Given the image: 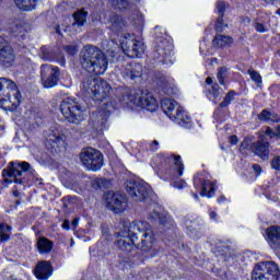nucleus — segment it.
<instances>
[{
  "label": "nucleus",
  "instance_id": "nucleus-1",
  "mask_svg": "<svg viewBox=\"0 0 280 280\" xmlns=\"http://www.w3.org/2000/svg\"><path fill=\"white\" fill-rule=\"evenodd\" d=\"M81 65L85 71L93 73L84 79L82 91L91 95L94 102H104L110 95V84L97 75H103L108 69L106 55L98 47L86 45L81 50Z\"/></svg>",
  "mask_w": 280,
  "mask_h": 280
},
{
  "label": "nucleus",
  "instance_id": "nucleus-2",
  "mask_svg": "<svg viewBox=\"0 0 280 280\" xmlns=\"http://www.w3.org/2000/svg\"><path fill=\"white\" fill-rule=\"evenodd\" d=\"M116 237L115 245L127 255H132L137 248L142 253H152L154 232L150 223L145 221H133L125 225L122 230L117 232Z\"/></svg>",
  "mask_w": 280,
  "mask_h": 280
},
{
  "label": "nucleus",
  "instance_id": "nucleus-3",
  "mask_svg": "<svg viewBox=\"0 0 280 280\" xmlns=\"http://www.w3.org/2000/svg\"><path fill=\"white\" fill-rule=\"evenodd\" d=\"M120 102L127 104V106H138L139 108H144L149 113H154L159 108V103L156 98L148 92V90L137 89L129 92H125L121 96Z\"/></svg>",
  "mask_w": 280,
  "mask_h": 280
},
{
  "label": "nucleus",
  "instance_id": "nucleus-4",
  "mask_svg": "<svg viewBox=\"0 0 280 280\" xmlns=\"http://www.w3.org/2000/svg\"><path fill=\"white\" fill-rule=\"evenodd\" d=\"M161 106L168 119L182 126V128H189L191 118L185 114V109L178 103L171 98H163Z\"/></svg>",
  "mask_w": 280,
  "mask_h": 280
},
{
  "label": "nucleus",
  "instance_id": "nucleus-5",
  "mask_svg": "<svg viewBox=\"0 0 280 280\" xmlns=\"http://www.w3.org/2000/svg\"><path fill=\"white\" fill-rule=\"evenodd\" d=\"M13 106L16 108L21 104V92L14 81L0 78V106Z\"/></svg>",
  "mask_w": 280,
  "mask_h": 280
},
{
  "label": "nucleus",
  "instance_id": "nucleus-6",
  "mask_svg": "<svg viewBox=\"0 0 280 280\" xmlns=\"http://www.w3.org/2000/svg\"><path fill=\"white\" fill-rule=\"evenodd\" d=\"M60 112L69 124H80L84 119V109L75 98H66L60 105Z\"/></svg>",
  "mask_w": 280,
  "mask_h": 280
},
{
  "label": "nucleus",
  "instance_id": "nucleus-7",
  "mask_svg": "<svg viewBox=\"0 0 280 280\" xmlns=\"http://www.w3.org/2000/svg\"><path fill=\"white\" fill-rule=\"evenodd\" d=\"M23 172H30V163L10 162L8 167L2 171L4 183H15L16 185H23V183H25Z\"/></svg>",
  "mask_w": 280,
  "mask_h": 280
},
{
  "label": "nucleus",
  "instance_id": "nucleus-8",
  "mask_svg": "<svg viewBox=\"0 0 280 280\" xmlns=\"http://www.w3.org/2000/svg\"><path fill=\"white\" fill-rule=\"evenodd\" d=\"M80 161L86 170L97 172L104 165V155L98 150L86 148L81 151Z\"/></svg>",
  "mask_w": 280,
  "mask_h": 280
},
{
  "label": "nucleus",
  "instance_id": "nucleus-9",
  "mask_svg": "<svg viewBox=\"0 0 280 280\" xmlns=\"http://www.w3.org/2000/svg\"><path fill=\"white\" fill-rule=\"evenodd\" d=\"M252 280H279V267L272 261L259 262L252 272Z\"/></svg>",
  "mask_w": 280,
  "mask_h": 280
},
{
  "label": "nucleus",
  "instance_id": "nucleus-10",
  "mask_svg": "<svg viewBox=\"0 0 280 280\" xmlns=\"http://www.w3.org/2000/svg\"><path fill=\"white\" fill-rule=\"evenodd\" d=\"M120 46L122 51L126 56H129V58H139V56L145 51L143 42L137 40L135 35H130L128 33L125 34L120 40Z\"/></svg>",
  "mask_w": 280,
  "mask_h": 280
},
{
  "label": "nucleus",
  "instance_id": "nucleus-11",
  "mask_svg": "<svg viewBox=\"0 0 280 280\" xmlns=\"http://www.w3.org/2000/svg\"><path fill=\"white\" fill-rule=\"evenodd\" d=\"M127 192L136 202H143L150 196V185L143 180H129L126 186Z\"/></svg>",
  "mask_w": 280,
  "mask_h": 280
},
{
  "label": "nucleus",
  "instance_id": "nucleus-12",
  "mask_svg": "<svg viewBox=\"0 0 280 280\" xmlns=\"http://www.w3.org/2000/svg\"><path fill=\"white\" fill-rule=\"evenodd\" d=\"M40 78L45 89H54L60 80V68L44 63L40 66Z\"/></svg>",
  "mask_w": 280,
  "mask_h": 280
},
{
  "label": "nucleus",
  "instance_id": "nucleus-13",
  "mask_svg": "<svg viewBox=\"0 0 280 280\" xmlns=\"http://www.w3.org/2000/svg\"><path fill=\"white\" fill-rule=\"evenodd\" d=\"M173 49L174 45H172V38L171 37H160L156 40V54L155 58H161V61L163 65H172L174 62V59H172L173 56Z\"/></svg>",
  "mask_w": 280,
  "mask_h": 280
},
{
  "label": "nucleus",
  "instance_id": "nucleus-14",
  "mask_svg": "<svg viewBox=\"0 0 280 280\" xmlns=\"http://www.w3.org/2000/svg\"><path fill=\"white\" fill-rule=\"evenodd\" d=\"M105 199L107 207L110 209V211H114V213L125 211V209L128 207L126 196L119 192H107L105 194Z\"/></svg>",
  "mask_w": 280,
  "mask_h": 280
},
{
  "label": "nucleus",
  "instance_id": "nucleus-15",
  "mask_svg": "<svg viewBox=\"0 0 280 280\" xmlns=\"http://www.w3.org/2000/svg\"><path fill=\"white\" fill-rule=\"evenodd\" d=\"M47 141L56 152H60L67 148V136H65L60 127H55L50 130Z\"/></svg>",
  "mask_w": 280,
  "mask_h": 280
},
{
  "label": "nucleus",
  "instance_id": "nucleus-16",
  "mask_svg": "<svg viewBox=\"0 0 280 280\" xmlns=\"http://www.w3.org/2000/svg\"><path fill=\"white\" fill-rule=\"evenodd\" d=\"M14 49L10 45V42L0 36V62H2L4 67H11L14 62Z\"/></svg>",
  "mask_w": 280,
  "mask_h": 280
},
{
  "label": "nucleus",
  "instance_id": "nucleus-17",
  "mask_svg": "<svg viewBox=\"0 0 280 280\" xmlns=\"http://www.w3.org/2000/svg\"><path fill=\"white\" fill-rule=\"evenodd\" d=\"M250 150L262 161L270 159V143L266 141V136H261L257 142L252 143Z\"/></svg>",
  "mask_w": 280,
  "mask_h": 280
},
{
  "label": "nucleus",
  "instance_id": "nucleus-18",
  "mask_svg": "<svg viewBox=\"0 0 280 280\" xmlns=\"http://www.w3.org/2000/svg\"><path fill=\"white\" fill-rule=\"evenodd\" d=\"M34 275L38 280H47L51 275H54V268L51 267V262L43 260L39 261L34 270Z\"/></svg>",
  "mask_w": 280,
  "mask_h": 280
},
{
  "label": "nucleus",
  "instance_id": "nucleus-19",
  "mask_svg": "<svg viewBox=\"0 0 280 280\" xmlns=\"http://www.w3.org/2000/svg\"><path fill=\"white\" fill-rule=\"evenodd\" d=\"M107 25L114 34H119L126 30V21L119 15L112 14L107 19Z\"/></svg>",
  "mask_w": 280,
  "mask_h": 280
},
{
  "label": "nucleus",
  "instance_id": "nucleus-20",
  "mask_svg": "<svg viewBox=\"0 0 280 280\" xmlns=\"http://www.w3.org/2000/svg\"><path fill=\"white\" fill-rule=\"evenodd\" d=\"M201 183V196H207L208 198H211L213 196V192L215 191V186L210 180H200V178H195L194 185L195 187H198Z\"/></svg>",
  "mask_w": 280,
  "mask_h": 280
},
{
  "label": "nucleus",
  "instance_id": "nucleus-21",
  "mask_svg": "<svg viewBox=\"0 0 280 280\" xmlns=\"http://www.w3.org/2000/svg\"><path fill=\"white\" fill-rule=\"evenodd\" d=\"M267 237L273 248H280V226L273 225L267 229Z\"/></svg>",
  "mask_w": 280,
  "mask_h": 280
},
{
  "label": "nucleus",
  "instance_id": "nucleus-22",
  "mask_svg": "<svg viewBox=\"0 0 280 280\" xmlns=\"http://www.w3.org/2000/svg\"><path fill=\"white\" fill-rule=\"evenodd\" d=\"M73 18L74 22L70 26L71 30H73L77 33L82 32V27H84V24L86 23V12H84L83 10L77 11L73 14Z\"/></svg>",
  "mask_w": 280,
  "mask_h": 280
},
{
  "label": "nucleus",
  "instance_id": "nucleus-23",
  "mask_svg": "<svg viewBox=\"0 0 280 280\" xmlns=\"http://www.w3.org/2000/svg\"><path fill=\"white\" fill-rule=\"evenodd\" d=\"M125 74L131 80H137L143 74V67L140 63H129L125 69Z\"/></svg>",
  "mask_w": 280,
  "mask_h": 280
},
{
  "label": "nucleus",
  "instance_id": "nucleus-24",
  "mask_svg": "<svg viewBox=\"0 0 280 280\" xmlns=\"http://www.w3.org/2000/svg\"><path fill=\"white\" fill-rule=\"evenodd\" d=\"M224 8H226V5L224 4L223 1L217 2V10L219 12V18L215 24L217 32H224V27H229V25L224 24Z\"/></svg>",
  "mask_w": 280,
  "mask_h": 280
},
{
  "label": "nucleus",
  "instance_id": "nucleus-25",
  "mask_svg": "<svg viewBox=\"0 0 280 280\" xmlns=\"http://www.w3.org/2000/svg\"><path fill=\"white\" fill-rule=\"evenodd\" d=\"M170 159L173 161L174 164V178H179V176H183V170H185V165L183 164V159H180V155L171 154Z\"/></svg>",
  "mask_w": 280,
  "mask_h": 280
},
{
  "label": "nucleus",
  "instance_id": "nucleus-26",
  "mask_svg": "<svg viewBox=\"0 0 280 280\" xmlns=\"http://www.w3.org/2000/svg\"><path fill=\"white\" fill-rule=\"evenodd\" d=\"M37 248L42 255H47V253H51L54 243L46 237H40L37 241Z\"/></svg>",
  "mask_w": 280,
  "mask_h": 280
},
{
  "label": "nucleus",
  "instance_id": "nucleus-27",
  "mask_svg": "<svg viewBox=\"0 0 280 280\" xmlns=\"http://www.w3.org/2000/svg\"><path fill=\"white\" fill-rule=\"evenodd\" d=\"M38 56L45 62H54L56 60V52L51 47L44 46L39 49Z\"/></svg>",
  "mask_w": 280,
  "mask_h": 280
},
{
  "label": "nucleus",
  "instance_id": "nucleus-28",
  "mask_svg": "<svg viewBox=\"0 0 280 280\" xmlns=\"http://www.w3.org/2000/svg\"><path fill=\"white\" fill-rule=\"evenodd\" d=\"M158 86L162 88V91H164L166 95H172V93H174V83L165 77L158 80Z\"/></svg>",
  "mask_w": 280,
  "mask_h": 280
},
{
  "label": "nucleus",
  "instance_id": "nucleus-29",
  "mask_svg": "<svg viewBox=\"0 0 280 280\" xmlns=\"http://www.w3.org/2000/svg\"><path fill=\"white\" fill-rule=\"evenodd\" d=\"M214 47H229L233 45V37L226 35H217L212 40Z\"/></svg>",
  "mask_w": 280,
  "mask_h": 280
},
{
  "label": "nucleus",
  "instance_id": "nucleus-30",
  "mask_svg": "<svg viewBox=\"0 0 280 280\" xmlns=\"http://www.w3.org/2000/svg\"><path fill=\"white\" fill-rule=\"evenodd\" d=\"M37 1L38 0H14V3L20 10L30 12V10H34V8H36Z\"/></svg>",
  "mask_w": 280,
  "mask_h": 280
},
{
  "label": "nucleus",
  "instance_id": "nucleus-31",
  "mask_svg": "<svg viewBox=\"0 0 280 280\" xmlns=\"http://www.w3.org/2000/svg\"><path fill=\"white\" fill-rule=\"evenodd\" d=\"M258 119L260 121H273L276 124H279L280 118L279 115L276 113H270L269 110L265 109L258 115Z\"/></svg>",
  "mask_w": 280,
  "mask_h": 280
},
{
  "label": "nucleus",
  "instance_id": "nucleus-32",
  "mask_svg": "<svg viewBox=\"0 0 280 280\" xmlns=\"http://www.w3.org/2000/svg\"><path fill=\"white\" fill-rule=\"evenodd\" d=\"M10 231L12 228L5 223L0 224V242H8L10 240Z\"/></svg>",
  "mask_w": 280,
  "mask_h": 280
},
{
  "label": "nucleus",
  "instance_id": "nucleus-33",
  "mask_svg": "<svg viewBox=\"0 0 280 280\" xmlns=\"http://www.w3.org/2000/svg\"><path fill=\"white\" fill-rule=\"evenodd\" d=\"M184 226H186V230L188 231V234L196 233V230L198 229V223L195 221H191L187 217L184 218Z\"/></svg>",
  "mask_w": 280,
  "mask_h": 280
},
{
  "label": "nucleus",
  "instance_id": "nucleus-34",
  "mask_svg": "<svg viewBox=\"0 0 280 280\" xmlns=\"http://www.w3.org/2000/svg\"><path fill=\"white\" fill-rule=\"evenodd\" d=\"M235 98V91H230L226 96L224 97L223 102L220 103V108H226L231 102Z\"/></svg>",
  "mask_w": 280,
  "mask_h": 280
},
{
  "label": "nucleus",
  "instance_id": "nucleus-35",
  "mask_svg": "<svg viewBox=\"0 0 280 280\" xmlns=\"http://www.w3.org/2000/svg\"><path fill=\"white\" fill-rule=\"evenodd\" d=\"M109 115H110V110L98 109L97 112H95L93 114V117H98V119H101L102 124H104V121H106V119H108Z\"/></svg>",
  "mask_w": 280,
  "mask_h": 280
},
{
  "label": "nucleus",
  "instance_id": "nucleus-36",
  "mask_svg": "<svg viewBox=\"0 0 280 280\" xmlns=\"http://www.w3.org/2000/svg\"><path fill=\"white\" fill-rule=\"evenodd\" d=\"M248 75H250V79L253 80V82H256V84H261V74H259V72H257L254 69H249L247 71Z\"/></svg>",
  "mask_w": 280,
  "mask_h": 280
},
{
  "label": "nucleus",
  "instance_id": "nucleus-37",
  "mask_svg": "<svg viewBox=\"0 0 280 280\" xmlns=\"http://www.w3.org/2000/svg\"><path fill=\"white\" fill-rule=\"evenodd\" d=\"M11 32L14 34V36H21V38H25V27L23 25H15Z\"/></svg>",
  "mask_w": 280,
  "mask_h": 280
},
{
  "label": "nucleus",
  "instance_id": "nucleus-38",
  "mask_svg": "<svg viewBox=\"0 0 280 280\" xmlns=\"http://www.w3.org/2000/svg\"><path fill=\"white\" fill-rule=\"evenodd\" d=\"M226 67H222L219 69V72L217 74V78L219 80V83L224 86V79L226 78Z\"/></svg>",
  "mask_w": 280,
  "mask_h": 280
},
{
  "label": "nucleus",
  "instance_id": "nucleus-39",
  "mask_svg": "<svg viewBox=\"0 0 280 280\" xmlns=\"http://www.w3.org/2000/svg\"><path fill=\"white\" fill-rule=\"evenodd\" d=\"M113 5L119 8V10H127L128 0H112Z\"/></svg>",
  "mask_w": 280,
  "mask_h": 280
},
{
  "label": "nucleus",
  "instance_id": "nucleus-40",
  "mask_svg": "<svg viewBox=\"0 0 280 280\" xmlns=\"http://www.w3.org/2000/svg\"><path fill=\"white\" fill-rule=\"evenodd\" d=\"M254 27L257 32L260 33L268 32V30L266 28V24H264V22H260L259 20H256L254 22Z\"/></svg>",
  "mask_w": 280,
  "mask_h": 280
},
{
  "label": "nucleus",
  "instance_id": "nucleus-41",
  "mask_svg": "<svg viewBox=\"0 0 280 280\" xmlns=\"http://www.w3.org/2000/svg\"><path fill=\"white\" fill-rule=\"evenodd\" d=\"M65 51H67V54H69L70 56H75V54H78V46H73V45L65 46Z\"/></svg>",
  "mask_w": 280,
  "mask_h": 280
},
{
  "label": "nucleus",
  "instance_id": "nucleus-42",
  "mask_svg": "<svg viewBox=\"0 0 280 280\" xmlns=\"http://www.w3.org/2000/svg\"><path fill=\"white\" fill-rule=\"evenodd\" d=\"M271 167L272 170H276V172H280V155L273 158L271 161Z\"/></svg>",
  "mask_w": 280,
  "mask_h": 280
},
{
  "label": "nucleus",
  "instance_id": "nucleus-43",
  "mask_svg": "<svg viewBox=\"0 0 280 280\" xmlns=\"http://www.w3.org/2000/svg\"><path fill=\"white\" fill-rule=\"evenodd\" d=\"M210 93L213 95L214 100H217V97H220V85H218V83L213 84Z\"/></svg>",
  "mask_w": 280,
  "mask_h": 280
},
{
  "label": "nucleus",
  "instance_id": "nucleus-44",
  "mask_svg": "<svg viewBox=\"0 0 280 280\" xmlns=\"http://www.w3.org/2000/svg\"><path fill=\"white\" fill-rule=\"evenodd\" d=\"M102 233H103V237L105 240H107L108 242H110V240H113V236L110 234H108V228H106V225L102 226Z\"/></svg>",
  "mask_w": 280,
  "mask_h": 280
},
{
  "label": "nucleus",
  "instance_id": "nucleus-45",
  "mask_svg": "<svg viewBox=\"0 0 280 280\" xmlns=\"http://www.w3.org/2000/svg\"><path fill=\"white\" fill-rule=\"evenodd\" d=\"M187 183L183 179L178 182H173V187H175V189H183V187H185Z\"/></svg>",
  "mask_w": 280,
  "mask_h": 280
},
{
  "label": "nucleus",
  "instance_id": "nucleus-46",
  "mask_svg": "<svg viewBox=\"0 0 280 280\" xmlns=\"http://www.w3.org/2000/svg\"><path fill=\"white\" fill-rule=\"evenodd\" d=\"M253 170H254L256 176H259L261 174V172H264L259 164H254Z\"/></svg>",
  "mask_w": 280,
  "mask_h": 280
},
{
  "label": "nucleus",
  "instance_id": "nucleus-47",
  "mask_svg": "<svg viewBox=\"0 0 280 280\" xmlns=\"http://www.w3.org/2000/svg\"><path fill=\"white\" fill-rule=\"evenodd\" d=\"M150 150H151L152 152H156V150H159V141L153 140V141L151 142V144H150Z\"/></svg>",
  "mask_w": 280,
  "mask_h": 280
},
{
  "label": "nucleus",
  "instance_id": "nucleus-48",
  "mask_svg": "<svg viewBox=\"0 0 280 280\" xmlns=\"http://www.w3.org/2000/svg\"><path fill=\"white\" fill-rule=\"evenodd\" d=\"M266 136L270 137V139H272V137H277V131L275 132V131H272V129H270V127H268L266 129Z\"/></svg>",
  "mask_w": 280,
  "mask_h": 280
},
{
  "label": "nucleus",
  "instance_id": "nucleus-49",
  "mask_svg": "<svg viewBox=\"0 0 280 280\" xmlns=\"http://www.w3.org/2000/svg\"><path fill=\"white\" fill-rule=\"evenodd\" d=\"M151 218L153 220H159L160 224H163V218H161V214L159 212H154V214Z\"/></svg>",
  "mask_w": 280,
  "mask_h": 280
},
{
  "label": "nucleus",
  "instance_id": "nucleus-50",
  "mask_svg": "<svg viewBox=\"0 0 280 280\" xmlns=\"http://www.w3.org/2000/svg\"><path fill=\"white\" fill-rule=\"evenodd\" d=\"M240 140L237 139V136H231L230 137V143H231V145H237V142H238Z\"/></svg>",
  "mask_w": 280,
  "mask_h": 280
},
{
  "label": "nucleus",
  "instance_id": "nucleus-51",
  "mask_svg": "<svg viewBox=\"0 0 280 280\" xmlns=\"http://www.w3.org/2000/svg\"><path fill=\"white\" fill-rule=\"evenodd\" d=\"M246 148H248V140H244L241 143V147H240L241 152H242V150H246Z\"/></svg>",
  "mask_w": 280,
  "mask_h": 280
},
{
  "label": "nucleus",
  "instance_id": "nucleus-52",
  "mask_svg": "<svg viewBox=\"0 0 280 280\" xmlns=\"http://www.w3.org/2000/svg\"><path fill=\"white\" fill-rule=\"evenodd\" d=\"M218 213L215 211L210 212V220H217Z\"/></svg>",
  "mask_w": 280,
  "mask_h": 280
},
{
  "label": "nucleus",
  "instance_id": "nucleus-53",
  "mask_svg": "<svg viewBox=\"0 0 280 280\" xmlns=\"http://www.w3.org/2000/svg\"><path fill=\"white\" fill-rule=\"evenodd\" d=\"M12 195L14 196V198H19V196H21V192H19V190H13Z\"/></svg>",
  "mask_w": 280,
  "mask_h": 280
},
{
  "label": "nucleus",
  "instance_id": "nucleus-54",
  "mask_svg": "<svg viewBox=\"0 0 280 280\" xmlns=\"http://www.w3.org/2000/svg\"><path fill=\"white\" fill-rule=\"evenodd\" d=\"M206 83L208 84H213V79H211V77L206 79Z\"/></svg>",
  "mask_w": 280,
  "mask_h": 280
},
{
  "label": "nucleus",
  "instance_id": "nucleus-55",
  "mask_svg": "<svg viewBox=\"0 0 280 280\" xmlns=\"http://www.w3.org/2000/svg\"><path fill=\"white\" fill-rule=\"evenodd\" d=\"M62 229H69V221H65V222H63Z\"/></svg>",
  "mask_w": 280,
  "mask_h": 280
},
{
  "label": "nucleus",
  "instance_id": "nucleus-56",
  "mask_svg": "<svg viewBox=\"0 0 280 280\" xmlns=\"http://www.w3.org/2000/svg\"><path fill=\"white\" fill-rule=\"evenodd\" d=\"M143 23V18L140 15L138 20V25H141Z\"/></svg>",
  "mask_w": 280,
  "mask_h": 280
},
{
  "label": "nucleus",
  "instance_id": "nucleus-57",
  "mask_svg": "<svg viewBox=\"0 0 280 280\" xmlns=\"http://www.w3.org/2000/svg\"><path fill=\"white\" fill-rule=\"evenodd\" d=\"M275 1H278V0H265V2H266V3H269V4L275 3Z\"/></svg>",
  "mask_w": 280,
  "mask_h": 280
},
{
  "label": "nucleus",
  "instance_id": "nucleus-58",
  "mask_svg": "<svg viewBox=\"0 0 280 280\" xmlns=\"http://www.w3.org/2000/svg\"><path fill=\"white\" fill-rule=\"evenodd\" d=\"M224 200H226V198L225 197H221V198L218 199V202H224Z\"/></svg>",
  "mask_w": 280,
  "mask_h": 280
},
{
  "label": "nucleus",
  "instance_id": "nucleus-59",
  "mask_svg": "<svg viewBox=\"0 0 280 280\" xmlns=\"http://www.w3.org/2000/svg\"><path fill=\"white\" fill-rule=\"evenodd\" d=\"M55 30H56V34H61V33H60V26H56Z\"/></svg>",
  "mask_w": 280,
  "mask_h": 280
},
{
  "label": "nucleus",
  "instance_id": "nucleus-60",
  "mask_svg": "<svg viewBox=\"0 0 280 280\" xmlns=\"http://www.w3.org/2000/svg\"><path fill=\"white\" fill-rule=\"evenodd\" d=\"M194 198L198 199V195H197V194H194Z\"/></svg>",
  "mask_w": 280,
  "mask_h": 280
},
{
  "label": "nucleus",
  "instance_id": "nucleus-61",
  "mask_svg": "<svg viewBox=\"0 0 280 280\" xmlns=\"http://www.w3.org/2000/svg\"><path fill=\"white\" fill-rule=\"evenodd\" d=\"M277 14H279V16H280V9L277 10Z\"/></svg>",
  "mask_w": 280,
  "mask_h": 280
},
{
  "label": "nucleus",
  "instance_id": "nucleus-62",
  "mask_svg": "<svg viewBox=\"0 0 280 280\" xmlns=\"http://www.w3.org/2000/svg\"><path fill=\"white\" fill-rule=\"evenodd\" d=\"M72 224H78V221H77V220H74V221L72 222Z\"/></svg>",
  "mask_w": 280,
  "mask_h": 280
},
{
  "label": "nucleus",
  "instance_id": "nucleus-63",
  "mask_svg": "<svg viewBox=\"0 0 280 280\" xmlns=\"http://www.w3.org/2000/svg\"><path fill=\"white\" fill-rule=\"evenodd\" d=\"M155 32H159V26L155 27Z\"/></svg>",
  "mask_w": 280,
  "mask_h": 280
},
{
  "label": "nucleus",
  "instance_id": "nucleus-64",
  "mask_svg": "<svg viewBox=\"0 0 280 280\" xmlns=\"http://www.w3.org/2000/svg\"><path fill=\"white\" fill-rule=\"evenodd\" d=\"M20 203H21V201L16 200V205H20Z\"/></svg>",
  "mask_w": 280,
  "mask_h": 280
}]
</instances>
